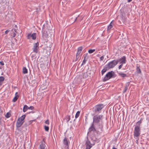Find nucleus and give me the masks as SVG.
Wrapping results in <instances>:
<instances>
[{"mask_svg": "<svg viewBox=\"0 0 149 149\" xmlns=\"http://www.w3.org/2000/svg\"><path fill=\"white\" fill-rule=\"evenodd\" d=\"M98 138L99 137L97 136H94L93 135L91 137V141L88 139L85 143L86 149H90L92 146L95 145V142H98Z\"/></svg>", "mask_w": 149, "mask_h": 149, "instance_id": "nucleus-1", "label": "nucleus"}, {"mask_svg": "<svg viewBox=\"0 0 149 149\" xmlns=\"http://www.w3.org/2000/svg\"><path fill=\"white\" fill-rule=\"evenodd\" d=\"M102 126H99L96 125L93 123H92L91 127H89L88 130L89 132H93L94 133H96L97 135H98V134L101 132L102 130Z\"/></svg>", "mask_w": 149, "mask_h": 149, "instance_id": "nucleus-2", "label": "nucleus"}, {"mask_svg": "<svg viewBox=\"0 0 149 149\" xmlns=\"http://www.w3.org/2000/svg\"><path fill=\"white\" fill-rule=\"evenodd\" d=\"M102 115H100L98 116L95 115L94 116L93 118V121L92 123L99 126H102L99 125V123L102 120Z\"/></svg>", "mask_w": 149, "mask_h": 149, "instance_id": "nucleus-3", "label": "nucleus"}, {"mask_svg": "<svg viewBox=\"0 0 149 149\" xmlns=\"http://www.w3.org/2000/svg\"><path fill=\"white\" fill-rule=\"evenodd\" d=\"M104 107V105L102 104L96 105L93 108V111L95 113H99Z\"/></svg>", "mask_w": 149, "mask_h": 149, "instance_id": "nucleus-4", "label": "nucleus"}, {"mask_svg": "<svg viewBox=\"0 0 149 149\" xmlns=\"http://www.w3.org/2000/svg\"><path fill=\"white\" fill-rule=\"evenodd\" d=\"M114 72L112 71L109 72L106 74L105 77L103 79V81H105L111 78L114 77H115L114 76Z\"/></svg>", "mask_w": 149, "mask_h": 149, "instance_id": "nucleus-5", "label": "nucleus"}, {"mask_svg": "<svg viewBox=\"0 0 149 149\" xmlns=\"http://www.w3.org/2000/svg\"><path fill=\"white\" fill-rule=\"evenodd\" d=\"M118 60H114L108 63L106 65L108 69H110L114 68L118 63Z\"/></svg>", "mask_w": 149, "mask_h": 149, "instance_id": "nucleus-6", "label": "nucleus"}, {"mask_svg": "<svg viewBox=\"0 0 149 149\" xmlns=\"http://www.w3.org/2000/svg\"><path fill=\"white\" fill-rule=\"evenodd\" d=\"M26 117V115H24L19 118L17 122L16 127H20L24 122V120Z\"/></svg>", "mask_w": 149, "mask_h": 149, "instance_id": "nucleus-7", "label": "nucleus"}, {"mask_svg": "<svg viewBox=\"0 0 149 149\" xmlns=\"http://www.w3.org/2000/svg\"><path fill=\"white\" fill-rule=\"evenodd\" d=\"M140 129L139 126H135L134 130V136L137 137L140 134Z\"/></svg>", "mask_w": 149, "mask_h": 149, "instance_id": "nucleus-8", "label": "nucleus"}, {"mask_svg": "<svg viewBox=\"0 0 149 149\" xmlns=\"http://www.w3.org/2000/svg\"><path fill=\"white\" fill-rule=\"evenodd\" d=\"M42 36L45 37L46 38L47 37L48 34L47 31V28L45 25H43L42 26Z\"/></svg>", "mask_w": 149, "mask_h": 149, "instance_id": "nucleus-9", "label": "nucleus"}, {"mask_svg": "<svg viewBox=\"0 0 149 149\" xmlns=\"http://www.w3.org/2000/svg\"><path fill=\"white\" fill-rule=\"evenodd\" d=\"M39 43L38 42L35 43L34 44L33 47L32 48L33 52H34L37 53L38 51L39 48Z\"/></svg>", "mask_w": 149, "mask_h": 149, "instance_id": "nucleus-10", "label": "nucleus"}, {"mask_svg": "<svg viewBox=\"0 0 149 149\" xmlns=\"http://www.w3.org/2000/svg\"><path fill=\"white\" fill-rule=\"evenodd\" d=\"M34 109V107L33 106H31L29 107L26 105H25L24 106L23 111L24 112H26L28 109H31V110H33Z\"/></svg>", "mask_w": 149, "mask_h": 149, "instance_id": "nucleus-11", "label": "nucleus"}, {"mask_svg": "<svg viewBox=\"0 0 149 149\" xmlns=\"http://www.w3.org/2000/svg\"><path fill=\"white\" fill-rule=\"evenodd\" d=\"M118 62H120V63L121 64H125L126 63V57L125 56H123L120 58L118 59Z\"/></svg>", "mask_w": 149, "mask_h": 149, "instance_id": "nucleus-12", "label": "nucleus"}, {"mask_svg": "<svg viewBox=\"0 0 149 149\" xmlns=\"http://www.w3.org/2000/svg\"><path fill=\"white\" fill-rule=\"evenodd\" d=\"M118 74L119 76L123 78L126 77H128L126 74H125L120 72H118Z\"/></svg>", "mask_w": 149, "mask_h": 149, "instance_id": "nucleus-13", "label": "nucleus"}, {"mask_svg": "<svg viewBox=\"0 0 149 149\" xmlns=\"http://www.w3.org/2000/svg\"><path fill=\"white\" fill-rule=\"evenodd\" d=\"M80 76L83 77V78H86L88 77V75L87 72H83L80 74Z\"/></svg>", "mask_w": 149, "mask_h": 149, "instance_id": "nucleus-14", "label": "nucleus"}, {"mask_svg": "<svg viewBox=\"0 0 149 149\" xmlns=\"http://www.w3.org/2000/svg\"><path fill=\"white\" fill-rule=\"evenodd\" d=\"M129 85V82L125 84V88L123 91V93H125L126 92L128 88Z\"/></svg>", "mask_w": 149, "mask_h": 149, "instance_id": "nucleus-15", "label": "nucleus"}, {"mask_svg": "<svg viewBox=\"0 0 149 149\" xmlns=\"http://www.w3.org/2000/svg\"><path fill=\"white\" fill-rule=\"evenodd\" d=\"M46 146L44 143L42 142L40 145V147L39 149H45Z\"/></svg>", "mask_w": 149, "mask_h": 149, "instance_id": "nucleus-16", "label": "nucleus"}, {"mask_svg": "<svg viewBox=\"0 0 149 149\" xmlns=\"http://www.w3.org/2000/svg\"><path fill=\"white\" fill-rule=\"evenodd\" d=\"M108 69H109L108 68H107V67L105 65L104 66V68L101 71L102 75H103L104 73Z\"/></svg>", "mask_w": 149, "mask_h": 149, "instance_id": "nucleus-17", "label": "nucleus"}, {"mask_svg": "<svg viewBox=\"0 0 149 149\" xmlns=\"http://www.w3.org/2000/svg\"><path fill=\"white\" fill-rule=\"evenodd\" d=\"M82 49L83 48L82 47H79L77 49V54H80L82 50Z\"/></svg>", "mask_w": 149, "mask_h": 149, "instance_id": "nucleus-18", "label": "nucleus"}, {"mask_svg": "<svg viewBox=\"0 0 149 149\" xmlns=\"http://www.w3.org/2000/svg\"><path fill=\"white\" fill-rule=\"evenodd\" d=\"M64 144L66 146H68V142L66 137L64 138L63 140Z\"/></svg>", "mask_w": 149, "mask_h": 149, "instance_id": "nucleus-19", "label": "nucleus"}, {"mask_svg": "<svg viewBox=\"0 0 149 149\" xmlns=\"http://www.w3.org/2000/svg\"><path fill=\"white\" fill-rule=\"evenodd\" d=\"M17 92L16 93L15 96L14 97V98H13V99L12 100V101L13 102H15L18 99V97L19 96H18V95H16V94H17Z\"/></svg>", "mask_w": 149, "mask_h": 149, "instance_id": "nucleus-20", "label": "nucleus"}, {"mask_svg": "<svg viewBox=\"0 0 149 149\" xmlns=\"http://www.w3.org/2000/svg\"><path fill=\"white\" fill-rule=\"evenodd\" d=\"M143 119L141 118L140 120L138 121L136 123V126H139V127H140V124L142 123Z\"/></svg>", "mask_w": 149, "mask_h": 149, "instance_id": "nucleus-21", "label": "nucleus"}, {"mask_svg": "<svg viewBox=\"0 0 149 149\" xmlns=\"http://www.w3.org/2000/svg\"><path fill=\"white\" fill-rule=\"evenodd\" d=\"M31 38H32V39L33 40L36 39V33H33V34H31Z\"/></svg>", "mask_w": 149, "mask_h": 149, "instance_id": "nucleus-22", "label": "nucleus"}, {"mask_svg": "<svg viewBox=\"0 0 149 149\" xmlns=\"http://www.w3.org/2000/svg\"><path fill=\"white\" fill-rule=\"evenodd\" d=\"M70 116L69 115L67 116L64 118L65 120H66V122L68 123L70 120Z\"/></svg>", "mask_w": 149, "mask_h": 149, "instance_id": "nucleus-23", "label": "nucleus"}, {"mask_svg": "<svg viewBox=\"0 0 149 149\" xmlns=\"http://www.w3.org/2000/svg\"><path fill=\"white\" fill-rule=\"evenodd\" d=\"M4 79L5 78L3 77H0V86H1L2 84V82L4 81Z\"/></svg>", "mask_w": 149, "mask_h": 149, "instance_id": "nucleus-24", "label": "nucleus"}, {"mask_svg": "<svg viewBox=\"0 0 149 149\" xmlns=\"http://www.w3.org/2000/svg\"><path fill=\"white\" fill-rule=\"evenodd\" d=\"M86 55L85 54H84L83 55V57L84 58V59L83 61V63L81 64V65H83L84 64L86 63V61H87V60L86 59Z\"/></svg>", "mask_w": 149, "mask_h": 149, "instance_id": "nucleus-25", "label": "nucleus"}, {"mask_svg": "<svg viewBox=\"0 0 149 149\" xmlns=\"http://www.w3.org/2000/svg\"><path fill=\"white\" fill-rule=\"evenodd\" d=\"M28 72L27 70L26 67H24L23 68V73L25 74Z\"/></svg>", "mask_w": 149, "mask_h": 149, "instance_id": "nucleus-26", "label": "nucleus"}, {"mask_svg": "<svg viewBox=\"0 0 149 149\" xmlns=\"http://www.w3.org/2000/svg\"><path fill=\"white\" fill-rule=\"evenodd\" d=\"M136 72L138 73H141V69H140V68L138 66H137L136 68Z\"/></svg>", "mask_w": 149, "mask_h": 149, "instance_id": "nucleus-27", "label": "nucleus"}, {"mask_svg": "<svg viewBox=\"0 0 149 149\" xmlns=\"http://www.w3.org/2000/svg\"><path fill=\"white\" fill-rule=\"evenodd\" d=\"M80 113V112L79 111H78L77 112L75 115V118H78L79 115Z\"/></svg>", "mask_w": 149, "mask_h": 149, "instance_id": "nucleus-28", "label": "nucleus"}, {"mask_svg": "<svg viewBox=\"0 0 149 149\" xmlns=\"http://www.w3.org/2000/svg\"><path fill=\"white\" fill-rule=\"evenodd\" d=\"M95 49H90L88 50V52L89 54H91L95 52Z\"/></svg>", "mask_w": 149, "mask_h": 149, "instance_id": "nucleus-29", "label": "nucleus"}, {"mask_svg": "<svg viewBox=\"0 0 149 149\" xmlns=\"http://www.w3.org/2000/svg\"><path fill=\"white\" fill-rule=\"evenodd\" d=\"M113 25H109L108 27L107 28V31H110L111 29L112 28Z\"/></svg>", "mask_w": 149, "mask_h": 149, "instance_id": "nucleus-30", "label": "nucleus"}, {"mask_svg": "<svg viewBox=\"0 0 149 149\" xmlns=\"http://www.w3.org/2000/svg\"><path fill=\"white\" fill-rule=\"evenodd\" d=\"M10 114L8 112L6 113V114L5 116L7 118H8L10 117Z\"/></svg>", "mask_w": 149, "mask_h": 149, "instance_id": "nucleus-31", "label": "nucleus"}, {"mask_svg": "<svg viewBox=\"0 0 149 149\" xmlns=\"http://www.w3.org/2000/svg\"><path fill=\"white\" fill-rule=\"evenodd\" d=\"M44 128L45 130L46 131H48L49 130V127L45 125L44 126Z\"/></svg>", "mask_w": 149, "mask_h": 149, "instance_id": "nucleus-32", "label": "nucleus"}, {"mask_svg": "<svg viewBox=\"0 0 149 149\" xmlns=\"http://www.w3.org/2000/svg\"><path fill=\"white\" fill-rule=\"evenodd\" d=\"M79 55L80 54H77V53L76 54V58L75 60L76 61H77L78 60L79 57Z\"/></svg>", "mask_w": 149, "mask_h": 149, "instance_id": "nucleus-33", "label": "nucleus"}, {"mask_svg": "<svg viewBox=\"0 0 149 149\" xmlns=\"http://www.w3.org/2000/svg\"><path fill=\"white\" fill-rule=\"evenodd\" d=\"M31 33H29L27 36V38L29 39H30V38H31Z\"/></svg>", "mask_w": 149, "mask_h": 149, "instance_id": "nucleus-34", "label": "nucleus"}, {"mask_svg": "<svg viewBox=\"0 0 149 149\" xmlns=\"http://www.w3.org/2000/svg\"><path fill=\"white\" fill-rule=\"evenodd\" d=\"M79 15H78L77 17H76V18H75V21H76V20H80V21H81L82 19H81L80 20V19H79Z\"/></svg>", "mask_w": 149, "mask_h": 149, "instance_id": "nucleus-35", "label": "nucleus"}, {"mask_svg": "<svg viewBox=\"0 0 149 149\" xmlns=\"http://www.w3.org/2000/svg\"><path fill=\"white\" fill-rule=\"evenodd\" d=\"M104 59V56H103L100 57V61H102Z\"/></svg>", "mask_w": 149, "mask_h": 149, "instance_id": "nucleus-36", "label": "nucleus"}, {"mask_svg": "<svg viewBox=\"0 0 149 149\" xmlns=\"http://www.w3.org/2000/svg\"><path fill=\"white\" fill-rule=\"evenodd\" d=\"M123 66V64H121L118 67V69H120Z\"/></svg>", "mask_w": 149, "mask_h": 149, "instance_id": "nucleus-37", "label": "nucleus"}, {"mask_svg": "<svg viewBox=\"0 0 149 149\" xmlns=\"http://www.w3.org/2000/svg\"><path fill=\"white\" fill-rule=\"evenodd\" d=\"M45 123L47 125L49 124V120H47L45 121Z\"/></svg>", "mask_w": 149, "mask_h": 149, "instance_id": "nucleus-38", "label": "nucleus"}, {"mask_svg": "<svg viewBox=\"0 0 149 149\" xmlns=\"http://www.w3.org/2000/svg\"><path fill=\"white\" fill-rule=\"evenodd\" d=\"M0 64L2 65H4V63L3 61H1L0 62Z\"/></svg>", "mask_w": 149, "mask_h": 149, "instance_id": "nucleus-39", "label": "nucleus"}, {"mask_svg": "<svg viewBox=\"0 0 149 149\" xmlns=\"http://www.w3.org/2000/svg\"><path fill=\"white\" fill-rule=\"evenodd\" d=\"M9 31H10V30H7L6 31H5V34H8V33L9 32Z\"/></svg>", "mask_w": 149, "mask_h": 149, "instance_id": "nucleus-40", "label": "nucleus"}, {"mask_svg": "<svg viewBox=\"0 0 149 149\" xmlns=\"http://www.w3.org/2000/svg\"><path fill=\"white\" fill-rule=\"evenodd\" d=\"M113 21H111V22L110 23V24H109V25H113Z\"/></svg>", "mask_w": 149, "mask_h": 149, "instance_id": "nucleus-41", "label": "nucleus"}, {"mask_svg": "<svg viewBox=\"0 0 149 149\" xmlns=\"http://www.w3.org/2000/svg\"><path fill=\"white\" fill-rule=\"evenodd\" d=\"M16 35V34L15 33H14L13 34V37L14 38L15 37V36Z\"/></svg>", "mask_w": 149, "mask_h": 149, "instance_id": "nucleus-42", "label": "nucleus"}, {"mask_svg": "<svg viewBox=\"0 0 149 149\" xmlns=\"http://www.w3.org/2000/svg\"><path fill=\"white\" fill-rule=\"evenodd\" d=\"M132 0H127L128 2H131Z\"/></svg>", "mask_w": 149, "mask_h": 149, "instance_id": "nucleus-43", "label": "nucleus"}, {"mask_svg": "<svg viewBox=\"0 0 149 149\" xmlns=\"http://www.w3.org/2000/svg\"><path fill=\"white\" fill-rule=\"evenodd\" d=\"M112 149H117L116 148H115L114 147H113Z\"/></svg>", "mask_w": 149, "mask_h": 149, "instance_id": "nucleus-44", "label": "nucleus"}, {"mask_svg": "<svg viewBox=\"0 0 149 149\" xmlns=\"http://www.w3.org/2000/svg\"><path fill=\"white\" fill-rule=\"evenodd\" d=\"M15 32H16L17 30L15 29Z\"/></svg>", "mask_w": 149, "mask_h": 149, "instance_id": "nucleus-45", "label": "nucleus"}]
</instances>
